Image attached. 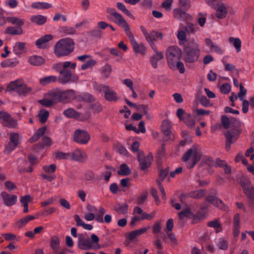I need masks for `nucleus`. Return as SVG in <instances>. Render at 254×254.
<instances>
[{"label": "nucleus", "mask_w": 254, "mask_h": 254, "mask_svg": "<svg viewBox=\"0 0 254 254\" xmlns=\"http://www.w3.org/2000/svg\"><path fill=\"white\" fill-rule=\"evenodd\" d=\"M76 67L75 63L70 61H66L55 64L53 65V69L58 71L60 76L57 80L62 84L76 82L78 80V76L73 74L67 68L74 69Z\"/></svg>", "instance_id": "nucleus-1"}, {"label": "nucleus", "mask_w": 254, "mask_h": 254, "mask_svg": "<svg viewBox=\"0 0 254 254\" xmlns=\"http://www.w3.org/2000/svg\"><path fill=\"white\" fill-rule=\"evenodd\" d=\"M182 56L181 50L177 46L170 47L166 52L168 64L173 70H179L181 73H184L185 68L184 64L181 62Z\"/></svg>", "instance_id": "nucleus-2"}, {"label": "nucleus", "mask_w": 254, "mask_h": 254, "mask_svg": "<svg viewBox=\"0 0 254 254\" xmlns=\"http://www.w3.org/2000/svg\"><path fill=\"white\" fill-rule=\"evenodd\" d=\"M7 90L10 93H14L21 97L34 93L32 87L26 84L23 79L18 78L9 82L7 86Z\"/></svg>", "instance_id": "nucleus-3"}, {"label": "nucleus", "mask_w": 254, "mask_h": 254, "mask_svg": "<svg viewBox=\"0 0 254 254\" xmlns=\"http://www.w3.org/2000/svg\"><path fill=\"white\" fill-rule=\"evenodd\" d=\"M74 43L69 38H64L58 41L54 47V53L58 57L69 55L74 50Z\"/></svg>", "instance_id": "nucleus-4"}, {"label": "nucleus", "mask_w": 254, "mask_h": 254, "mask_svg": "<svg viewBox=\"0 0 254 254\" xmlns=\"http://www.w3.org/2000/svg\"><path fill=\"white\" fill-rule=\"evenodd\" d=\"M92 241L86 237L84 234H79L78 235L77 246L79 249L87 251L91 249L97 250L101 249V246L99 244V238L94 234L91 235Z\"/></svg>", "instance_id": "nucleus-5"}, {"label": "nucleus", "mask_w": 254, "mask_h": 254, "mask_svg": "<svg viewBox=\"0 0 254 254\" xmlns=\"http://www.w3.org/2000/svg\"><path fill=\"white\" fill-rule=\"evenodd\" d=\"M184 52L186 62L192 63L196 62L200 55L199 44L194 41L188 43L184 48Z\"/></svg>", "instance_id": "nucleus-6"}, {"label": "nucleus", "mask_w": 254, "mask_h": 254, "mask_svg": "<svg viewBox=\"0 0 254 254\" xmlns=\"http://www.w3.org/2000/svg\"><path fill=\"white\" fill-rule=\"evenodd\" d=\"M201 155L200 148L198 145H195L186 152L183 160L187 162L188 168H191L200 160Z\"/></svg>", "instance_id": "nucleus-7"}, {"label": "nucleus", "mask_w": 254, "mask_h": 254, "mask_svg": "<svg viewBox=\"0 0 254 254\" xmlns=\"http://www.w3.org/2000/svg\"><path fill=\"white\" fill-rule=\"evenodd\" d=\"M90 138L89 134L84 130L77 129L74 132L73 140L78 143L86 144L88 142Z\"/></svg>", "instance_id": "nucleus-8"}, {"label": "nucleus", "mask_w": 254, "mask_h": 254, "mask_svg": "<svg viewBox=\"0 0 254 254\" xmlns=\"http://www.w3.org/2000/svg\"><path fill=\"white\" fill-rule=\"evenodd\" d=\"M129 39L130 44L132 47L133 51L137 54L145 55L146 53V48L142 44H139L135 39L133 33L131 32L127 35Z\"/></svg>", "instance_id": "nucleus-9"}, {"label": "nucleus", "mask_w": 254, "mask_h": 254, "mask_svg": "<svg viewBox=\"0 0 254 254\" xmlns=\"http://www.w3.org/2000/svg\"><path fill=\"white\" fill-rule=\"evenodd\" d=\"M112 16L114 18L113 21L125 29L127 35L131 32L129 25L120 14L117 12H112Z\"/></svg>", "instance_id": "nucleus-10"}, {"label": "nucleus", "mask_w": 254, "mask_h": 254, "mask_svg": "<svg viewBox=\"0 0 254 254\" xmlns=\"http://www.w3.org/2000/svg\"><path fill=\"white\" fill-rule=\"evenodd\" d=\"M0 120L2 121V124L7 127L15 128L17 126V121L6 112H0Z\"/></svg>", "instance_id": "nucleus-11"}, {"label": "nucleus", "mask_w": 254, "mask_h": 254, "mask_svg": "<svg viewBox=\"0 0 254 254\" xmlns=\"http://www.w3.org/2000/svg\"><path fill=\"white\" fill-rule=\"evenodd\" d=\"M140 29L145 37L146 41L147 37H148L150 39H151L152 41H156L158 39L162 40L163 39V35L162 32L152 30L149 33L146 29L145 27L142 25L140 26Z\"/></svg>", "instance_id": "nucleus-12"}, {"label": "nucleus", "mask_w": 254, "mask_h": 254, "mask_svg": "<svg viewBox=\"0 0 254 254\" xmlns=\"http://www.w3.org/2000/svg\"><path fill=\"white\" fill-rule=\"evenodd\" d=\"M62 102L69 103L76 97V92L73 89L61 90Z\"/></svg>", "instance_id": "nucleus-13"}, {"label": "nucleus", "mask_w": 254, "mask_h": 254, "mask_svg": "<svg viewBox=\"0 0 254 254\" xmlns=\"http://www.w3.org/2000/svg\"><path fill=\"white\" fill-rule=\"evenodd\" d=\"M1 196L3 199L4 205L7 206L14 205L17 200V197L16 195L8 194L4 191H2L1 193Z\"/></svg>", "instance_id": "nucleus-14"}, {"label": "nucleus", "mask_w": 254, "mask_h": 254, "mask_svg": "<svg viewBox=\"0 0 254 254\" xmlns=\"http://www.w3.org/2000/svg\"><path fill=\"white\" fill-rule=\"evenodd\" d=\"M226 138V149L229 150L230 148L231 144L236 141L239 137V133L236 130L228 131L225 134Z\"/></svg>", "instance_id": "nucleus-15"}, {"label": "nucleus", "mask_w": 254, "mask_h": 254, "mask_svg": "<svg viewBox=\"0 0 254 254\" xmlns=\"http://www.w3.org/2000/svg\"><path fill=\"white\" fill-rule=\"evenodd\" d=\"M207 163L209 166H221L224 167L225 173L230 174L231 173V168L227 165L226 162L220 159H216L215 161H213L211 158H207Z\"/></svg>", "instance_id": "nucleus-16"}, {"label": "nucleus", "mask_w": 254, "mask_h": 254, "mask_svg": "<svg viewBox=\"0 0 254 254\" xmlns=\"http://www.w3.org/2000/svg\"><path fill=\"white\" fill-rule=\"evenodd\" d=\"M12 51L14 54L18 57L26 54L27 52L26 43L22 42H16L13 46Z\"/></svg>", "instance_id": "nucleus-17"}, {"label": "nucleus", "mask_w": 254, "mask_h": 254, "mask_svg": "<svg viewBox=\"0 0 254 254\" xmlns=\"http://www.w3.org/2000/svg\"><path fill=\"white\" fill-rule=\"evenodd\" d=\"M53 39L51 34L45 35L36 41V45L39 49H44L48 46V42Z\"/></svg>", "instance_id": "nucleus-18"}, {"label": "nucleus", "mask_w": 254, "mask_h": 254, "mask_svg": "<svg viewBox=\"0 0 254 254\" xmlns=\"http://www.w3.org/2000/svg\"><path fill=\"white\" fill-rule=\"evenodd\" d=\"M241 185L247 196L254 200V188L251 187L250 182L248 180L242 182Z\"/></svg>", "instance_id": "nucleus-19"}, {"label": "nucleus", "mask_w": 254, "mask_h": 254, "mask_svg": "<svg viewBox=\"0 0 254 254\" xmlns=\"http://www.w3.org/2000/svg\"><path fill=\"white\" fill-rule=\"evenodd\" d=\"M138 159L141 169L144 170L150 165L152 160V157L151 155L144 157L143 155L139 154L138 156Z\"/></svg>", "instance_id": "nucleus-20"}, {"label": "nucleus", "mask_w": 254, "mask_h": 254, "mask_svg": "<svg viewBox=\"0 0 254 254\" xmlns=\"http://www.w3.org/2000/svg\"><path fill=\"white\" fill-rule=\"evenodd\" d=\"M240 215L239 213L236 214L233 220V234L235 238L239 236L240 234Z\"/></svg>", "instance_id": "nucleus-21"}, {"label": "nucleus", "mask_w": 254, "mask_h": 254, "mask_svg": "<svg viewBox=\"0 0 254 254\" xmlns=\"http://www.w3.org/2000/svg\"><path fill=\"white\" fill-rule=\"evenodd\" d=\"M145 212L138 206H135L133 208V216L131 217L130 225L131 226L133 227L136 225L137 222L140 221L141 220H136V218L142 217L144 214Z\"/></svg>", "instance_id": "nucleus-22"}, {"label": "nucleus", "mask_w": 254, "mask_h": 254, "mask_svg": "<svg viewBox=\"0 0 254 254\" xmlns=\"http://www.w3.org/2000/svg\"><path fill=\"white\" fill-rule=\"evenodd\" d=\"M48 96L52 99L54 104L62 102L61 89L56 88L48 92Z\"/></svg>", "instance_id": "nucleus-23"}, {"label": "nucleus", "mask_w": 254, "mask_h": 254, "mask_svg": "<svg viewBox=\"0 0 254 254\" xmlns=\"http://www.w3.org/2000/svg\"><path fill=\"white\" fill-rule=\"evenodd\" d=\"M70 158L76 161L82 162L87 159V155L84 151L76 149L72 152Z\"/></svg>", "instance_id": "nucleus-24"}, {"label": "nucleus", "mask_w": 254, "mask_h": 254, "mask_svg": "<svg viewBox=\"0 0 254 254\" xmlns=\"http://www.w3.org/2000/svg\"><path fill=\"white\" fill-rule=\"evenodd\" d=\"M176 36L179 41V44L181 46H185L187 41L186 32L184 31L183 25L181 24L177 32Z\"/></svg>", "instance_id": "nucleus-25"}, {"label": "nucleus", "mask_w": 254, "mask_h": 254, "mask_svg": "<svg viewBox=\"0 0 254 254\" xmlns=\"http://www.w3.org/2000/svg\"><path fill=\"white\" fill-rule=\"evenodd\" d=\"M149 228L150 227L148 226L131 231L127 234V237L129 240L132 241L137 237L145 233Z\"/></svg>", "instance_id": "nucleus-26"}, {"label": "nucleus", "mask_w": 254, "mask_h": 254, "mask_svg": "<svg viewBox=\"0 0 254 254\" xmlns=\"http://www.w3.org/2000/svg\"><path fill=\"white\" fill-rule=\"evenodd\" d=\"M206 200L215 206L223 210H226V206L222 200L216 198L213 196H208L206 198Z\"/></svg>", "instance_id": "nucleus-27"}, {"label": "nucleus", "mask_w": 254, "mask_h": 254, "mask_svg": "<svg viewBox=\"0 0 254 254\" xmlns=\"http://www.w3.org/2000/svg\"><path fill=\"white\" fill-rule=\"evenodd\" d=\"M30 20L32 23L41 25L47 22V18L45 16L38 14L31 16L30 17Z\"/></svg>", "instance_id": "nucleus-28"}, {"label": "nucleus", "mask_w": 254, "mask_h": 254, "mask_svg": "<svg viewBox=\"0 0 254 254\" xmlns=\"http://www.w3.org/2000/svg\"><path fill=\"white\" fill-rule=\"evenodd\" d=\"M35 217L33 215H28L23 217L15 223V226L18 228H21L25 226L30 221L34 220Z\"/></svg>", "instance_id": "nucleus-29"}, {"label": "nucleus", "mask_w": 254, "mask_h": 254, "mask_svg": "<svg viewBox=\"0 0 254 254\" xmlns=\"http://www.w3.org/2000/svg\"><path fill=\"white\" fill-rule=\"evenodd\" d=\"M44 59L40 56H32L28 59V63L34 66H39L44 64Z\"/></svg>", "instance_id": "nucleus-30"}, {"label": "nucleus", "mask_w": 254, "mask_h": 254, "mask_svg": "<svg viewBox=\"0 0 254 254\" xmlns=\"http://www.w3.org/2000/svg\"><path fill=\"white\" fill-rule=\"evenodd\" d=\"M164 58L163 54L161 52H157L152 56L150 59V62L151 66L154 68H157L158 67V62L163 59Z\"/></svg>", "instance_id": "nucleus-31"}, {"label": "nucleus", "mask_w": 254, "mask_h": 254, "mask_svg": "<svg viewBox=\"0 0 254 254\" xmlns=\"http://www.w3.org/2000/svg\"><path fill=\"white\" fill-rule=\"evenodd\" d=\"M228 13L227 7L224 4L218 5L216 10V16L219 19L224 18Z\"/></svg>", "instance_id": "nucleus-32"}, {"label": "nucleus", "mask_w": 254, "mask_h": 254, "mask_svg": "<svg viewBox=\"0 0 254 254\" xmlns=\"http://www.w3.org/2000/svg\"><path fill=\"white\" fill-rule=\"evenodd\" d=\"M5 33L12 35H20L23 33V30L22 27L9 26L5 29Z\"/></svg>", "instance_id": "nucleus-33"}, {"label": "nucleus", "mask_w": 254, "mask_h": 254, "mask_svg": "<svg viewBox=\"0 0 254 254\" xmlns=\"http://www.w3.org/2000/svg\"><path fill=\"white\" fill-rule=\"evenodd\" d=\"M60 240L58 236H54L50 239V247L54 252L55 254H57L58 250L60 247Z\"/></svg>", "instance_id": "nucleus-34"}, {"label": "nucleus", "mask_w": 254, "mask_h": 254, "mask_svg": "<svg viewBox=\"0 0 254 254\" xmlns=\"http://www.w3.org/2000/svg\"><path fill=\"white\" fill-rule=\"evenodd\" d=\"M32 8L37 9H47L52 7V4L43 1H37L33 2L31 4Z\"/></svg>", "instance_id": "nucleus-35"}, {"label": "nucleus", "mask_w": 254, "mask_h": 254, "mask_svg": "<svg viewBox=\"0 0 254 254\" xmlns=\"http://www.w3.org/2000/svg\"><path fill=\"white\" fill-rule=\"evenodd\" d=\"M74 219L77 226H82L84 229L91 230L93 227L91 224L85 223L77 214L74 215Z\"/></svg>", "instance_id": "nucleus-36"}, {"label": "nucleus", "mask_w": 254, "mask_h": 254, "mask_svg": "<svg viewBox=\"0 0 254 254\" xmlns=\"http://www.w3.org/2000/svg\"><path fill=\"white\" fill-rule=\"evenodd\" d=\"M7 21L13 25L22 27L24 24V20L16 16H8L6 18Z\"/></svg>", "instance_id": "nucleus-37"}, {"label": "nucleus", "mask_w": 254, "mask_h": 254, "mask_svg": "<svg viewBox=\"0 0 254 254\" xmlns=\"http://www.w3.org/2000/svg\"><path fill=\"white\" fill-rule=\"evenodd\" d=\"M173 14L174 17L179 20H183L185 18H191L190 15L179 8L174 9Z\"/></svg>", "instance_id": "nucleus-38"}, {"label": "nucleus", "mask_w": 254, "mask_h": 254, "mask_svg": "<svg viewBox=\"0 0 254 254\" xmlns=\"http://www.w3.org/2000/svg\"><path fill=\"white\" fill-rule=\"evenodd\" d=\"M171 125L168 121L165 120L162 122L161 129L164 134L166 136H169L171 135Z\"/></svg>", "instance_id": "nucleus-39"}, {"label": "nucleus", "mask_w": 254, "mask_h": 254, "mask_svg": "<svg viewBox=\"0 0 254 254\" xmlns=\"http://www.w3.org/2000/svg\"><path fill=\"white\" fill-rule=\"evenodd\" d=\"M58 77L56 76L50 75L41 78L39 79V83L42 85L45 86L51 83L55 82L57 81Z\"/></svg>", "instance_id": "nucleus-40"}, {"label": "nucleus", "mask_w": 254, "mask_h": 254, "mask_svg": "<svg viewBox=\"0 0 254 254\" xmlns=\"http://www.w3.org/2000/svg\"><path fill=\"white\" fill-rule=\"evenodd\" d=\"M46 130V127H45L39 128L29 139V142L33 143L37 141L40 136H42L45 133Z\"/></svg>", "instance_id": "nucleus-41"}, {"label": "nucleus", "mask_w": 254, "mask_h": 254, "mask_svg": "<svg viewBox=\"0 0 254 254\" xmlns=\"http://www.w3.org/2000/svg\"><path fill=\"white\" fill-rule=\"evenodd\" d=\"M180 219L182 220L185 218H192L194 217L193 212L190 208H187L178 213Z\"/></svg>", "instance_id": "nucleus-42"}, {"label": "nucleus", "mask_w": 254, "mask_h": 254, "mask_svg": "<svg viewBox=\"0 0 254 254\" xmlns=\"http://www.w3.org/2000/svg\"><path fill=\"white\" fill-rule=\"evenodd\" d=\"M65 116L69 118L80 119V114L72 108H69L64 112Z\"/></svg>", "instance_id": "nucleus-43"}, {"label": "nucleus", "mask_w": 254, "mask_h": 254, "mask_svg": "<svg viewBox=\"0 0 254 254\" xmlns=\"http://www.w3.org/2000/svg\"><path fill=\"white\" fill-rule=\"evenodd\" d=\"M229 42L235 48L237 53L241 51L242 42L240 38L231 37L229 38Z\"/></svg>", "instance_id": "nucleus-44"}, {"label": "nucleus", "mask_w": 254, "mask_h": 254, "mask_svg": "<svg viewBox=\"0 0 254 254\" xmlns=\"http://www.w3.org/2000/svg\"><path fill=\"white\" fill-rule=\"evenodd\" d=\"M188 127L190 128H193L195 126V121L192 118L191 115L190 113L186 115L185 119L182 121Z\"/></svg>", "instance_id": "nucleus-45"}, {"label": "nucleus", "mask_w": 254, "mask_h": 254, "mask_svg": "<svg viewBox=\"0 0 254 254\" xmlns=\"http://www.w3.org/2000/svg\"><path fill=\"white\" fill-rule=\"evenodd\" d=\"M105 98L109 101H115L118 99L117 93L110 90H107L105 91Z\"/></svg>", "instance_id": "nucleus-46"}, {"label": "nucleus", "mask_w": 254, "mask_h": 254, "mask_svg": "<svg viewBox=\"0 0 254 254\" xmlns=\"http://www.w3.org/2000/svg\"><path fill=\"white\" fill-rule=\"evenodd\" d=\"M18 64V62L12 59H8L0 63V65L2 67H14L16 66Z\"/></svg>", "instance_id": "nucleus-47"}, {"label": "nucleus", "mask_w": 254, "mask_h": 254, "mask_svg": "<svg viewBox=\"0 0 254 254\" xmlns=\"http://www.w3.org/2000/svg\"><path fill=\"white\" fill-rule=\"evenodd\" d=\"M38 102L42 105L47 107H50L55 105L51 98L48 96V94L46 95L45 98L39 100Z\"/></svg>", "instance_id": "nucleus-48"}, {"label": "nucleus", "mask_w": 254, "mask_h": 254, "mask_svg": "<svg viewBox=\"0 0 254 254\" xmlns=\"http://www.w3.org/2000/svg\"><path fill=\"white\" fill-rule=\"evenodd\" d=\"M49 116V113L48 111L44 109L40 110L39 113V119L40 123L42 124L45 123L47 121Z\"/></svg>", "instance_id": "nucleus-49"}, {"label": "nucleus", "mask_w": 254, "mask_h": 254, "mask_svg": "<svg viewBox=\"0 0 254 254\" xmlns=\"http://www.w3.org/2000/svg\"><path fill=\"white\" fill-rule=\"evenodd\" d=\"M117 6L119 9L121 10L127 15L130 18L134 19L133 15L131 14L130 11L126 8V6L123 3L117 2Z\"/></svg>", "instance_id": "nucleus-50"}, {"label": "nucleus", "mask_w": 254, "mask_h": 254, "mask_svg": "<svg viewBox=\"0 0 254 254\" xmlns=\"http://www.w3.org/2000/svg\"><path fill=\"white\" fill-rule=\"evenodd\" d=\"M131 171L127 165L125 164H122L120 167V170L118 174L120 175L127 176L130 173Z\"/></svg>", "instance_id": "nucleus-51"}, {"label": "nucleus", "mask_w": 254, "mask_h": 254, "mask_svg": "<svg viewBox=\"0 0 254 254\" xmlns=\"http://www.w3.org/2000/svg\"><path fill=\"white\" fill-rule=\"evenodd\" d=\"M55 158L58 159H68L71 158L70 153H64L61 151H57L54 153Z\"/></svg>", "instance_id": "nucleus-52"}, {"label": "nucleus", "mask_w": 254, "mask_h": 254, "mask_svg": "<svg viewBox=\"0 0 254 254\" xmlns=\"http://www.w3.org/2000/svg\"><path fill=\"white\" fill-rule=\"evenodd\" d=\"M20 140V135L19 133L16 132H11L9 135V141L17 146L19 143Z\"/></svg>", "instance_id": "nucleus-53"}, {"label": "nucleus", "mask_w": 254, "mask_h": 254, "mask_svg": "<svg viewBox=\"0 0 254 254\" xmlns=\"http://www.w3.org/2000/svg\"><path fill=\"white\" fill-rule=\"evenodd\" d=\"M206 194V191L204 190H197L191 192L190 193V197L195 198H200L204 196Z\"/></svg>", "instance_id": "nucleus-54"}, {"label": "nucleus", "mask_w": 254, "mask_h": 254, "mask_svg": "<svg viewBox=\"0 0 254 254\" xmlns=\"http://www.w3.org/2000/svg\"><path fill=\"white\" fill-rule=\"evenodd\" d=\"M100 71L102 76L108 77L112 71V68L109 64H106L101 68Z\"/></svg>", "instance_id": "nucleus-55"}, {"label": "nucleus", "mask_w": 254, "mask_h": 254, "mask_svg": "<svg viewBox=\"0 0 254 254\" xmlns=\"http://www.w3.org/2000/svg\"><path fill=\"white\" fill-rule=\"evenodd\" d=\"M217 247L222 250H226L228 248V242L223 238H220L217 243Z\"/></svg>", "instance_id": "nucleus-56"}, {"label": "nucleus", "mask_w": 254, "mask_h": 254, "mask_svg": "<svg viewBox=\"0 0 254 254\" xmlns=\"http://www.w3.org/2000/svg\"><path fill=\"white\" fill-rule=\"evenodd\" d=\"M192 110L193 113H196L197 115H208L210 113V111L209 110L198 109L196 105L193 106Z\"/></svg>", "instance_id": "nucleus-57"}, {"label": "nucleus", "mask_w": 254, "mask_h": 254, "mask_svg": "<svg viewBox=\"0 0 254 254\" xmlns=\"http://www.w3.org/2000/svg\"><path fill=\"white\" fill-rule=\"evenodd\" d=\"M207 225L209 227L214 228L216 233H218L221 231L220 224L217 220L210 221L208 223Z\"/></svg>", "instance_id": "nucleus-58"}, {"label": "nucleus", "mask_w": 254, "mask_h": 254, "mask_svg": "<svg viewBox=\"0 0 254 254\" xmlns=\"http://www.w3.org/2000/svg\"><path fill=\"white\" fill-rule=\"evenodd\" d=\"M17 146L9 141L5 144L4 152L5 154H8L13 151Z\"/></svg>", "instance_id": "nucleus-59"}, {"label": "nucleus", "mask_w": 254, "mask_h": 254, "mask_svg": "<svg viewBox=\"0 0 254 254\" xmlns=\"http://www.w3.org/2000/svg\"><path fill=\"white\" fill-rule=\"evenodd\" d=\"M114 149L117 152L125 156H127L128 154V151L126 148L120 144H116L114 147Z\"/></svg>", "instance_id": "nucleus-60"}, {"label": "nucleus", "mask_w": 254, "mask_h": 254, "mask_svg": "<svg viewBox=\"0 0 254 254\" xmlns=\"http://www.w3.org/2000/svg\"><path fill=\"white\" fill-rule=\"evenodd\" d=\"M96 64V62L94 60L90 59L85 64L81 65V68L82 70H85L89 68H92Z\"/></svg>", "instance_id": "nucleus-61"}, {"label": "nucleus", "mask_w": 254, "mask_h": 254, "mask_svg": "<svg viewBox=\"0 0 254 254\" xmlns=\"http://www.w3.org/2000/svg\"><path fill=\"white\" fill-rule=\"evenodd\" d=\"M43 169L47 174H54L56 169V166L55 164L45 165L43 167Z\"/></svg>", "instance_id": "nucleus-62"}, {"label": "nucleus", "mask_w": 254, "mask_h": 254, "mask_svg": "<svg viewBox=\"0 0 254 254\" xmlns=\"http://www.w3.org/2000/svg\"><path fill=\"white\" fill-rule=\"evenodd\" d=\"M105 212V209L102 207H100L99 209V213L96 215V221L99 223H102L104 222L103 216Z\"/></svg>", "instance_id": "nucleus-63"}, {"label": "nucleus", "mask_w": 254, "mask_h": 254, "mask_svg": "<svg viewBox=\"0 0 254 254\" xmlns=\"http://www.w3.org/2000/svg\"><path fill=\"white\" fill-rule=\"evenodd\" d=\"M199 101L202 106L205 107H208L209 106H212V104L210 103L209 100H208L206 96L202 95L200 96Z\"/></svg>", "instance_id": "nucleus-64"}]
</instances>
